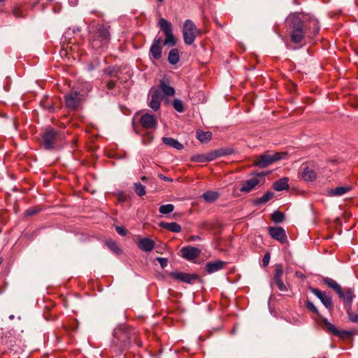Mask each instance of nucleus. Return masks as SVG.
<instances>
[{"label": "nucleus", "instance_id": "2eb2a0df", "mask_svg": "<svg viewBox=\"0 0 358 358\" xmlns=\"http://www.w3.org/2000/svg\"><path fill=\"white\" fill-rule=\"evenodd\" d=\"M201 251L199 249L192 246L183 247L180 250V255L185 259L193 260L199 257Z\"/></svg>", "mask_w": 358, "mask_h": 358}, {"label": "nucleus", "instance_id": "7c9ffc66", "mask_svg": "<svg viewBox=\"0 0 358 358\" xmlns=\"http://www.w3.org/2000/svg\"><path fill=\"white\" fill-rule=\"evenodd\" d=\"M197 139L201 143H207L212 138V133L210 131H197L196 134Z\"/></svg>", "mask_w": 358, "mask_h": 358}, {"label": "nucleus", "instance_id": "72a5a7b5", "mask_svg": "<svg viewBox=\"0 0 358 358\" xmlns=\"http://www.w3.org/2000/svg\"><path fill=\"white\" fill-rule=\"evenodd\" d=\"M106 245L110 250L114 253L118 254L121 252V250L118 247L117 244L113 240L107 241L106 243Z\"/></svg>", "mask_w": 358, "mask_h": 358}, {"label": "nucleus", "instance_id": "7ed1b4c3", "mask_svg": "<svg viewBox=\"0 0 358 358\" xmlns=\"http://www.w3.org/2000/svg\"><path fill=\"white\" fill-rule=\"evenodd\" d=\"M89 41L94 49L99 50L108 43L110 33L107 28L99 25L90 31Z\"/></svg>", "mask_w": 358, "mask_h": 358}, {"label": "nucleus", "instance_id": "473e14b6", "mask_svg": "<svg viewBox=\"0 0 358 358\" xmlns=\"http://www.w3.org/2000/svg\"><path fill=\"white\" fill-rule=\"evenodd\" d=\"M173 210L174 206L173 204L162 205L159 208V213L164 215L169 214L172 213Z\"/></svg>", "mask_w": 358, "mask_h": 358}, {"label": "nucleus", "instance_id": "a211bd4d", "mask_svg": "<svg viewBox=\"0 0 358 358\" xmlns=\"http://www.w3.org/2000/svg\"><path fill=\"white\" fill-rule=\"evenodd\" d=\"M169 276L178 281H181L186 283H192L193 280L198 278L196 274H189L182 272H172Z\"/></svg>", "mask_w": 358, "mask_h": 358}, {"label": "nucleus", "instance_id": "9d476101", "mask_svg": "<svg viewBox=\"0 0 358 358\" xmlns=\"http://www.w3.org/2000/svg\"><path fill=\"white\" fill-rule=\"evenodd\" d=\"M83 95L77 92H71L65 96L66 106L71 110H77L82 102Z\"/></svg>", "mask_w": 358, "mask_h": 358}, {"label": "nucleus", "instance_id": "6e6552de", "mask_svg": "<svg viewBox=\"0 0 358 358\" xmlns=\"http://www.w3.org/2000/svg\"><path fill=\"white\" fill-rule=\"evenodd\" d=\"M162 95L159 88L152 87L149 90L147 99L148 106L154 111L160 108Z\"/></svg>", "mask_w": 358, "mask_h": 358}, {"label": "nucleus", "instance_id": "a18cd8bd", "mask_svg": "<svg viewBox=\"0 0 358 358\" xmlns=\"http://www.w3.org/2000/svg\"><path fill=\"white\" fill-rule=\"evenodd\" d=\"M116 81L114 80H109L106 84V87L108 90H113L115 87Z\"/></svg>", "mask_w": 358, "mask_h": 358}, {"label": "nucleus", "instance_id": "aec40b11", "mask_svg": "<svg viewBox=\"0 0 358 358\" xmlns=\"http://www.w3.org/2000/svg\"><path fill=\"white\" fill-rule=\"evenodd\" d=\"M155 242L148 238H142L137 242L138 247L144 252H150L155 247Z\"/></svg>", "mask_w": 358, "mask_h": 358}, {"label": "nucleus", "instance_id": "412c9836", "mask_svg": "<svg viewBox=\"0 0 358 358\" xmlns=\"http://www.w3.org/2000/svg\"><path fill=\"white\" fill-rule=\"evenodd\" d=\"M157 88H159L161 94L163 93V94L166 96H173L175 94V89L170 86L164 80H161L159 82V84L158 87H156Z\"/></svg>", "mask_w": 358, "mask_h": 358}, {"label": "nucleus", "instance_id": "4c0bfd02", "mask_svg": "<svg viewBox=\"0 0 358 358\" xmlns=\"http://www.w3.org/2000/svg\"><path fill=\"white\" fill-rule=\"evenodd\" d=\"M282 274H283V268H282V265H280V264L276 265L275 268L273 280H275L282 279Z\"/></svg>", "mask_w": 358, "mask_h": 358}, {"label": "nucleus", "instance_id": "6e6d98bb", "mask_svg": "<svg viewBox=\"0 0 358 358\" xmlns=\"http://www.w3.org/2000/svg\"><path fill=\"white\" fill-rule=\"evenodd\" d=\"M4 0H0V2L3 1Z\"/></svg>", "mask_w": 358, "mask_h": 358}, {"label": "nucleus", "instance_id": "f704fd0d", "mask_svg": "<svg viewBox=\"0 0 358 358\" xmlns=\"http://www.w3.org/2000/svg\"><path fill=\"white\" fill-rule=\"evenodd\" d=\"M134 191L140 196L145 195L146 193L145 187L141 182L134 183Z\"/></svg>", "mask_w": 358, "mask_h": 358}, {"label": "nucleus", "instance_id": "4468645a", "mask_svg": "<svg viewBox=\"0 0 358 358\" xmlns=\"http://www.w3.org/2000/svg\"><path fill=\"white\" fill-rule=\"evenodd\" d=\"M268 233L270 236L280 243H285L287 242V235L285 229L281 227H270L268 228Z\"/></svg>", "mask_w": 358, "mask_h": 358}, {"label": "nucleus", "instance_id": "f3484780", "mask_svg": "<svg viewBox=\"0 0 358 358\" xmlns=\"http://www.w3.org/2000/svg\"><path fill=\"white\" fill-rule=\"evenodd\" d=\"M322 323L324 325L327 331L329 333L332 334L334 336H339L340 338H345V336H350L351 334L347 331H340L338 330L332 323L329 322L327 319H322Z\"/></svg>", "mask_w": 358, "mask_h": 358}, {"label": "nucleus", "instance_id": "20e7f679", "mask_svg": "<svg viewBox=\"0 0 358 358\" xmlns=\"http://www.w3.org/2000/svg\"><path fill=\"white\" fill-rule=\"evenodd\" d=\"M265 176L266 174L264 173H252L249 179L241 182L239 190L241 192L248 194L257 189L264 184Z\"/></svg>", "mask_w": 358, "mask_h": 358}, {"label": "nucleus", "instance_id": "4d7b16f0", "mask_svg": "<svg viewBox=\"0 0 358 358\" xmlns=\"http://www.w3.org/2000/svg\"><path fill=\"white\" fill-rule=\"evenodd\" d=\"M322 358H327V357H322Z\"/></svg>", "mask_w": 358, "mask_h": 358}, {"label": "nucleus", "instance_id": "5fc2aeb1", "mask_svg": "<svg viewBox=\"0 0 358 358\" xmlns=\"http://www.w3.org/2000/svg\"><path fill=\"white\" fill-rule=\"evenodd\" d=\"M164 0H158L159 2H162Z\"/></svg>", "mask_w": 358, "mask_h": 358}, {"label": "nucleus", "instance_id": "423d86ee", "mask_svg": "<svg viewBox=\"0 0 358 358\" xmlns=\"http://www.w3.org/2000/svg\"><path fill=\"white\" fill-rule=\"evenodd\" d=\"M232 153V151L230 149H221L218 150L211 151L206 155H194L190 157L192 162H208L214 160L215 159L224 156L229 155Z\"/></svg>", "mask_w": 358, "mask_h": 358}, {"label": "nucleus", "instance_id": "0eeeda50", "mask_svg": "<svg viewBox=\"0 0 358 358\" xmlns=\"http://www.w3.org/2000/svg\"><path fill=\"white\" fill-rule=\"evenodd\" d=\"M287 155L285 152H276L273 155L264 154L255 160L254 165L261 168H266L270 164L281 159Z\"/></svg>", "mask_w": 358, "mask_h": 358}, {"label": "nucleus", "instance_id": "49530a36", "mask_svg": "<svg viewBox=\"0 0 358 358\" xmlns=\"http://www.w3.org/2000/svg\"><path fill=\"white\" fill-rule=\"evenodd\" d=\"M158 262H159L162 267H165L167 265V259L162 257H158L157 258Z\"/></svg>", "mask_w": 358, "mask_h": 358}, {"label": "nucleus", "instance_id": "4be33fe9", "mask_svg": "<svg viewBox=\"0 0 358 358\" xmlns=\"http://www.w3.org/2000/svg\"><path fill=\"white\" fill-rule=\"evenodd\" d=\"M225 263L221 260H217L215 262H208L206 264V268L208 273H215L222 269Z\"/></svg>", "mask_w": 358, "mask_h": 358}, {"label": "nucleus", "instance_id": "79ce46f5", "mask_svg": "<svg viewBox=\"0 0 358 358\" xmlns=\"http://www.w3.org/2000/svg\"><path fill=\"white\" fill-rule=\"evenodd\" d=\"M349 320L352 322H358V314L348 310Z\"/></svg>", "mask_w": 358, "mask_h": 358}, {"label": "nucleus", "instance_id": "c85d7f7f", "mask_svg": "<svg viewBox=\"0 0 358 358\" xmlns=\"http://www.w3.org/2000/svg\"><path fill=\"white\" fill-rule=\"evenodd\" d=\"M168 61L171 64H176L180 61L179 51L177 48H173L169 51Z\"/></svg>", "mask_w": 358, "mask_h": 358}, {"label": "nucleus", "instance_id": "9b49d317", "mask_svg": "<svg viewBox=\"0 0 358 358\" xmlns=\"http://www.w3.org/2000/svg\"><path fill=\"white\" fill-rule=\"evenodd\" d=\"M304 22V29L307 31V37L311 38L316 36L320 31L319 22L315 18L309 17L302 20Z\"/></svg>", "mask_w": 358, "mask_h": 358}, {"label": "nucleus", "instance_id": "8fccbe9b", "mask_svg": "<svg viewBox=\"0 0 358 358\" xmlns=\"http://www.w3.org/2000/svg\"><path fill=\"white\" fill-rule=\"evenodd\" d=\"M35 213H36V212H35V211H34V210H31V209L27 210L26 211V213H25V214H26L27 215H34V214H35Z\"/></svg>", "mask_w": 358, "mask_h": 358}, {"label": "nucleus", "instance_id": "de8ad7c7", "mask_svg": "<svg viewBox=\"0 0 358 358\" xmlns=\"http://www.w3.org/2000/svg\"><path fill=\"white\" fill-rule=\"evenodd\" d=\"M104 73L109 76H113L114 69L111 67H108L104 70Z\"/></svg>", "mask_w": 358, "mask_h": 358}, {"label": "nucleus", "instance_id": "f257e3e1", "mask_svg": "<svg viewBox=\"0 0 358 358\" xmlns=\"http://www.w3.org/2000/svg\"><path fill=\"white\" fill-rule=\"evenodd\" d=\"M160 30L165 36L164 40L162 37H155L150 48V57L155 59H159L162 55L163 45L175 46L177 39L173 34L172 24L164 18H160L158 22Z\"/></svg>", "mask_w": 358, "mask_h": 358}, {"label": "nucleus", "instance_id": "c756f323", "mask_svg": "<svg viewBox=\"0 0 358 358\" xmlns=\"http://www.w3.org/2000/svg\"><path fill=\"white\" fill-rule=\"evenodd\" d=\"M219 196L220 194L216 191H207L202 195V198L208 203L216 201Z\"/></svg>", "mask_w": 358, "mask_h": 358}, {"label": "nucleus", "instance_id": "603ef678", "mask_svg": "<svg viewBox=\"0 0 358 358\" xmlns=\"http://www.w3.org/2000/svg\"><path fill=\"white\" fill-rule=\"evenodd\" d=\"M14 317H15V316H14L13 315H10L9 316V319H10V320H13V319H14Z\"/></svg>", "mask_w": 358, "mask_h": 358}, {"label": "nucleus", "instance_id": "58836bf2", "mask_svg": "<svg viewBox=\"0 0 358 358\" xmlns=\"http://www.w3.org/2000/svg\"><path fill=\"white\" fill-rule=\"evenodd\" d=\"M274 282L280 292H284L287 291V285L282 282V279L275 280Z\"/></svg>", "mask_w": 358, "mask_h": 358}, {"label": "nucleus", "instance_id": "5701e85b", "mask_svg": "<svg viewBox=\"0 0 358 358\" xmlns=\"http://www.w3.org/2000/svg\"><path fill=\"white\" fill-rule=\"evenodd\" d=\"M352 189V187L350 186L347 187H337L334 189H329L327 192L328 196H342L347 192H350Z\"/></svg>", "mask_w": 358, "mask_h": 358}, {"label": "nucleus", "instance_id": "ddd939ff", "mask_svg": "<svg viewBox=\"0 0 358 358\" xmlns=\"http://www.w3.org/2000/svg\"><path fill=\"white\" fill-rule=\"evenodd\" d=\"M139 123L144 129H155L157 125V120L155 115L146 113L141 116Z\"/></svg>", "mask_w": 358, "mask_h": 358}, {"label": "nucleus", "instance_id": "c9c22d12", "mask_svg": "<svg viewBox=\"0 0 358 358\" xmlns=\"http://www.w3.org/2000/svg\"><path fill=\"white\" fill-rule=\"evenodd\" d=\"M173 106L174 109L178 113H182L184 111L183 103L180 99H174L173 101Z\"/></svg>", "mask_w": 358, "mask_h": 358}, {"label": "nucleus", "instance_id": "dca6fc26", "mask_svg": "<svg viewBox=\"0 0 358 358\" xmlns=\"http://www.w3.org/2000/svg\"><path fill=\"white\" fill-rule=\"evenodd\" d=\"M310 292L315 295L323 305L328 309H332L334 306L332 303L331 298L326 295L324 292H321L320 289L317 288L310 287Z\"/></svg>", "mask_w": 358, "mask_h": 358}, {"label": "nucleus", "instance_id": "09e8293b", "mask_svg": "<svg viewBox=\"0 0 358 358\" xmlns=\"http://www.w3.org/2000/svg\"><path fill=\"white\" fill-rule=\"evenodd\" d=\"M199 239H200V237L198 236H191L189 238V241H194L199 240Z\"/></svg>", "mask_w": 358, "mask_h": 358}, {"label": "nucleus", "instance_id": "1a4fd4ad", "mask_svg": "<svg viewBox=\"0 0 358 358\" xmlns=\"http://www.w3.org/2000/svg\"><path fill=\"white\" fill-rule=\"evenodd\" d=\"M57 131L52 128H46L42 134L43 145L46 150L53 149L57 139Z\"/></svg>", "mask_w": 358, "mask_h": 358}, {"label": "nucleus", "instance_id": "3c124183", "mask_svg": "<svg viewBox=\"0 0 358 358\" xmlns=\"http://www.w3.org/2000/svg\"><path fill=\"white\" fill-rule=\"evenodd\" d=\"M160 178L164 180H166V181H171V179H170V178H167L166 176H163L162 175L160 176Z\"/></svg>", "mask_w": 358, "mask_h": 358}, {"label": "nucleus", "instance_id": "a19ab883", "mask_svg": "<svg viewBox=\"0 0 358 358\" xmlns=\"http://www.w3.org/2000/svg\"><path fill=\"white\" fill-rule=\"evenodd\" d=\"M13 14L16 17H23L24 16V11L20 7H14L13 9Z\"/></svg>", "mask_w": 358, "mask_h": 358}, {"label": "nucleus", "instance_id": "cd10ccee", "mask_svg": "<svg viewBox=\"0 0 358 358\" xmlns=\"http://www.w3.org/2000/svg\"><path fill=\"white\" fill-rule=\"evenodd\" d=\"M162 141L164 144L174 148L178 150H182L183 148V145L177 140L171 138V137H164L162 138Z\"/></svg>", "mask_w": 358, "mask_h": 358}, {"label": "nucleus", "instance_id": "ea45409f", "mask_svg": "<svg viewBox=\"0 0 358 358\" xmlns=\"http://www.w3.org/2000/svg\"><path fill=\"white\" fill-rule=\"evenodd\" d=\"M306 307L307 308L308 310H309L312 313L319 315V311L317 309V308L315 306V305L313 304V302H311L310 301H307L306 302Z\"/></svg>", "mask_w": 358, "mask_h": 358}, {"label": "nucleus", "instance_id": "f03ea898", "mask_svg": "<svg viewBox=\"0 0 358 358\" xmlns=\"http://www.w3.org/2000/svg\"><path fill=\"white\" fill-rule=\"evenodd\" d=\"M286 31L289 33L290 41L299 45V47L306 43L307 31L304 29V22L297 14L289 15L285 20Z\"/></svg>", "mask_w": 358, "mask_h": 358}, {"label": "nucleus", "instance_id": "2f4dec72", "mask_svg": "<svg viewBox=\"0 0 358 358\" xmlns=\"http://www.w3.org/2000/svg\"><path fill=\"white\" fill-rule=\"evenodd\" d=\"M274 196V193L268 191L266 192L262 196L257 198L255 200L254 203L255 205H260L263 203H266L268 201H270Z\"/></svg>", "mask_w": 358, "mask_h": 358}, {"label": "nucleus", "instance_id": "393cba45", "mask_svg": "<svg viewBox=\"0 0 358 358\" xmlns=\"http://www.w3.org/2000/svg\"><path fill=\"white\" fill-rule=\"evenodd\" d=\"M289 179L287 177L282 178L273 183V188L275 190L280 192L285 189H289V185H288Z\"/></svg>", "mask_w": 358, "mask_h": 358}, {"label": "nucleus", "instance_id": "c03bdc74", "mask_svg": "<svg viewBox=\"0 0 358 358\" xmlns=\"http://www.w3.org/2000/svg\"><path fill=\"white\" fill-rule=\"evenodd\" d=\"M116 231L121 236H125L127 234V230L122 227H116Z\"/></svg>", "mask_w": 358, "mask_h": 358}, {"label": "nucleus", "instance_id": "37998d69", "mask_svg": "<svg viewBox=\"0 0 358 358\" xmlns=\"http://www.w3.org/2000/svg\"><path fill=\"white\" fill-rule=\"evenodd\" d=\"M269 261H270V254L266 253L264 256L263 259H262L263 266H266L268 264Z\"/></svg>", "mask_w": 358, "mask_h": 358}, {"label": "nucleus", "instance_id": "e433bc0d", "mask_svg": "<svg viewBox=\"0 0 358 358\" xmlns=\"http://www.w3.org/2000/svg\"><path fill=\"white\" fill-rule=\"evenodd\" d=\"M272 220L275 223H280L284 220L283 213L279 211H275L271 216Z\"/></svg>", "mask_w": 358, "mask_h": 358}, {"label": "nucleus", "instance_id": "bb28decb", "mask_svg": "<svg viewBox=\"0 0 358 358\" xmlns=\"http://www.w3.org/2000/svg\"><path fill=\"white\" fill-rule=\"evenodd\" d=\"M338 294L341 299L343 300L344 301H346L350 305L351 304L352 299L355 297L353 291L350 288H347L345 289H343L341 288V294Z\"/></svg>", "mask_w": 358, "mask_h": 358}, {"label": "nucleus", "instance_id": "6ab92c4d", "mask_svg": "<svg viewBox=\"0 0 358 358\" xmlns=\"http://www.w3.org/2000/svg\"><path fill=\"white\" fill-rule=\"evenodd\" d=\"M301 178L306 182H313L316 180L317 175L314 169H310L307 164H303L301 169Z\"/></svg>", "mask_w": 358, "mask_h": 358}, {"label": "nucleus", "instance_id": "a878e982", "mask_svg": "<svg viewBox=\"0 0 358 358\" xmlns=\"http://www.w3.org/2000/svg\"><path fill=\"white\" fill-rule=\"evenodd\" d=\"M322 280L329 287L333 289L337 294H341V287L336 281L328 277H322Z\"/></svg>", "mask_w": 358, "mask_h": 358}, {"label": "nucleus", "instance_id": "39448f33", "mask_svg": "<svg viewBox=\"0 0 358 358\" xmlns=\"http://www.w3.org/2000/svg\"><path fill=\"white\" fill-rule=\"evenodd\" d=\"M202 35V31L196 27L191 20H186L182 27V37L184 43L187 45L194 43L197 36Z\"/></svg>", "mask_w": 358, "mask_h": 358}, {"label": "nucleus", "instance_id": "f8f14e48", "mask_svg": "<svg viewBox=\"0 0 358 358\" xmlns=\"http://www.w3.org/2000/svg\"><path fill=\"white\" fill-rule=\"evenodd\" d=\"M114 337L117 341H113L116 345H120L121 348H127L129 343L130 336L129 332L123 329H118L115 331Z\"/></svg>", "mask_w": 358, "mask_h": 358}, {"label": "nucleus", "instance_id": "864d4df0", "mask_svg": "<svg viewBox=\"0 0 358 358\" xmlns=\"http://www.w3.org/2000/svg\"><path fill=\"white\" fill-rule=\"evenodd\" d=\"M145 179H146V178L145 176L142 178L143 180H145Z\"/></svg>", "mask_w": 358, "mask_h": 358}, {"label": "nucleus", "instance_id": "b1692460", "mask_svg": "<svg viewBox=\"0 0 358 358\" xmlns=\"http://www.w3.org/2000/svg\"><path fill=\"white\" fill-rule=\"evenodd\" d=\"M159 227H162L163 229H165L169 231L174 232V233H179L181 231V226L176 223V222H161L159 224Z\"/></svg>", "mask_w": 358, "mask_h": 358}]
</instances>
